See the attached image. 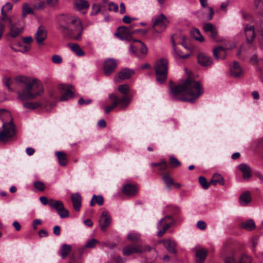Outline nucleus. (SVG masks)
<instances>
[{
	"label": "nucleus",
	"instance_id": "bf43d9fd",
	"mask_svg": "<svg viewBox=\"0 0 263 263\" xmlns=\"http://www.w3.org/2000/svg\"><path fill=\"white\" fill-rule=\"evenodd\" d=\"M100 11V7L97 4H94L92 7L91 14L93 15L97 14Z\"/></svg>",
	"mask_w": 263,
	"mask_h": 263
},
{
	"label": "nucleus",
	"instance_id": "bb28decb",
	"mask_svg": "<svg viewBox=\"0 0 263 263\" xmlns=\"http://www.w3.org/2000/svg\"><path fill=\"white\" fill-rule=\"evenodd\" d=\"M162 243L166 249L170 253L175 254L177 252V244L175 241L171 239L163 240L160 241Z\"/></svg>",
	"mask_w": 263,
	"mask_h": 263
},
{
	"label": "nucleus",
	"instance_id": "864d4df0",
	"mask_svg": "<svg viewBox=\"0 0 263 263\" xmlns=\"http://www.w3.org/2000/svg\"><path fill=\"white\" fill-rule=\"evenodd\" d=\"M108 10L117 12L118 11V6L113 2H110L108 4Z\"/></svg>",
	"mask_w": 263,
	"mask_h": 263
},
{
	"label": "nucleus",
	"instance_id": "37998d69",
	"mask_svg": "<svg viewBox=\"0 0 263 263\" xmlns=\"http://www.w3.org/2000/svg\"><path fill=\"white\" fill-rule=\"evenodd\" d=\"M162 179L167 188L170 189L174 184L173 179L167 174H164L162 176Z\"/></svg>",
	"mask_w": 263,
	"mask_h": 263
},
{
	"label": "nucleus",
	"instance_id": "c756f323",
	"mask_svg": "<svg viewBox=\"0 0 263 263\" xmlns=\"http://www.w3.org/2000/svg\"><path fill=\"white\" fill-rule=\"evenodd\" d=\"M239 169L242 172V176L244 179L248 180L251 177V170L248 165L245 164H241L238 166Z\"/></svg>",
	"mask_w": 263,
	"mask_h": 263
},
{
	"label": "nucleus",
	"instance_id": "c9c22d12",
	"mask_svg": "<svg viewBox=\"0 0 263 263\" xmlns=\"http://www.w3.org/2000/svg\"><path fill=\"white\" fill-rule=\"evenodd\" d=\"M210 183H211L214 185H216L217 183H219L221 185H223L224 181L222 176L221 175L215 173L213 175L212 179H211Z\"/></svg>",
	"mask_w": 263,
	"mask_h": 263
},
{
	"label": "nucleus",
	"instance_id": "3c124183",
	"mask_svg": "<svg viewBox=\"0 0 263 263\" xmlns=\"http://www.w3.org/2000/svg\"><path fill=\"white\" fill-rule=\"evenodd\" d=\"M254 3L255 8L258 11L263 10V0H254Z\"/></svg>",
	"mask_w": 263,
	"mask_h": 263
},
{
	"label": "nucleus",
	"instance_id": "ea45409f",
	"mask_svg": "<svg viewBox=\"0 0 263 263\" xmlns=\"http://www.w3.org/2000/svg\"><path fill=\"white\" fill-rule=\"evenodd\" d=\"M191 34L197 41L200 42L204 41V38L201 35L199 30L196 28H193L191 30Z\"/></svg>",
	"mask_w": 263,
	"mask_h": 263
},
{
	"label": "nucleus",
	"instance_id": "aec40b11",
	"mask_svg": "<svg viewBox=\"0 0 263 263\" xmlns=\"http://www.w3.org/2000/svg\"><path fill=\"white\" fill-rule=\"evenodd\" d=\"M198 63L203 67H209L213 64V59L211 57L204 53H200L198 55Z\"/></svg>",
	"mask_w": 263,
	"mask_h": 263
},
{
	"label": "nucleus",
	"instance_id": "412c9836",
	"mask_svg": "<svg viewBox=\"0 0 263 263\" xmlns=\"http://www.w3.org/2000/svg\"><path fill=\"white\" fill-rule=\"evenodd\" d=\"M230 74L236 78H241L243 76V71L238 62L233 63V66L230 68Z\"/></svg>",
	"mask_w": 263,
	"mask_h": 263
},
{
	"label": "nucleus",
	"instance_id": "c85d7f7f",
	"mask_svg": "<svg viewBox=\"0 0 263 263\" xmlns=\"http://www.w3.org/2000/svg\"><path fill=\"white\" fill-rule=\"evenodd\" d=\"M208 254V251L204 248L198 249L196 252V261L199 263L203 262Z\"/></svg>",
	"mask_w": 263,
	"mask_h": 263
},
{
	"label": "nucleus",
	"instance_id": "603ef678",
	"mask_svg": "<svg viewBox=\"0 0 263 263\" xmlns=\"http://www.w3.org/2000/svg\"><path fill=\"white\" fill-rule=\"evenodd\" d=\"M259 36L258 37V42L261 48H262L263 44V25L261 26L260 28L258 30Z\"/></svg>",
	"mask_w": 263,
	"mask_h": 263
},
{
	"label": "nucleus",
	"instance_id": "4468645a",
	"mask_svg": "<svg viewBox=\"0 0 263 263\" xmlns=\"http://www.w3.org/2000/svg\"><path fill=\"white\" fill-rule=\"evenodd\" d=\"M109 98L112 102H117V106H119L121 109L125 108L131 102V98L128 96H124L120 98L114 94H110Z\"/></svg>",
	"mask_w": 263,
	"mask_h": 263
},
{
	"label": "nucleus",
	"instance_id": "a211bd4d",
	"mask_svg": "<svg viewBox=\"0 0 263 263\" xmlns=\"http://www.w3.org/2000/svg\"><path fill=\"white\" fill-rule=\"evenodd\" d=\"M117 67L116 61L112 59L106 60L104 63L103 70L106 76L112 73Z\"/></svg>",
	"mask_w": 263,
	"mask_h": 263
},
{
	"label": "nucleus",
	"instance_id": "9d476101",
	"mask_svg": "<svg viewBox=\"0 0 263 263\" xmlns=\"http://www.w3.org/2000/svg\"><path fill=\"white\" fill-rule=\"evenodd\" d=\"M49 205L51 208L56 210L61 218H63L69 216V212L65 208L61 201L50 199L49 201Z\"/></svg>",
	"mask_w": 263,
	"mask_h": 263
},
{
	"label": "nucleus",
	"instance_id": "de8ad7c7",
	"mask_svg": "<svg viewBox=\"0 0 263 263\" xmlns=\"http://www.w3.org/2000/svg\"><path fill=\"white\" fill-rule=\"evenodd\" d=\"M34 187L39 191L42 192L45 190L46 186L44 183L41 181H35L34 182Z\"/></svg>",
	"mask_w": 263,
	"mask_h": 263
},
{
	"label": "nucleus",
	"instance_id": "f257e3e1",
	"mask_svg": "<svg viewBox=\"0 0 263 263\" xmlns=\"http://www.w3.org/2000/svg\"><path fill=\"white\" fill-rule=\"evenodd\" d=\"M4 83L10 91H14L13 85L22 87L17 91V99L22 102L35 99L44 93L42 83L37 79H31L28 77L19 76L14 80L7 77L4 79Z\"/></svg>",
	"mask_w": 263,
	"mask_h": 263
},
{
	"label": "nucleus",
	"instance_id": "393cba45",
	"mask_svg": "<svg viewBox=\"0 0 263 263\" xmlns=\"http://www.w3.org/2000/svg\"><path fill=\"white\" fill-rule=\"evenodd\" d=\"M12 8V5L9 3H6V4L2 8L1 14L2 16L1 20V21H4L7 22H10L11 18L7 16V13L10 11Z\"/></svg>",
	"mask_w": 263,
	"mask_h": 263
},
{
	"label": "nucleus",
	"instance_id": "6ab92c4d",
	"mask_svg": "<svg viewBox=\"0 0 263 263\" xmlns=\"http://www.w3.org/2000/svg\"><path fill=\"white\" fill-rule=\"evenodd\" d=\"M134 73L132 69L125 68L120 71L115 77V81L119 82L120 81L129 79Z\"/></svg>",
	"mask_w": 263,
	"mask_h": 263
},
{
	"label": "nucleus",
	"instance_id": "e2e57ef3",
	"mask_svg": "<svg viewBox=\"0 0 263 263\" xmlns=\"http://www.w3.org/2000/svg\"><path fill=\"white\" fill-rule=\"evenodd\" d=\"M91 102L90 99H87L84 100L83 98H80L79 100L78 103L80 105L88 104Z\"/></svg>",
	"mask_w": 263,
	"mask_h": 263
},
{
	"label": "nucleus",
	"instance_id": "473e14b6",
	"mask_svg": "<svg viewBox=\"0 0 263 263\" xmlns=\"http://www.w3.org/2000/svg\"><path fill=\"white\" fill-rule=\"evenodd\" d=\"M56 155L58 157L59 163L62 166H65L68 163L67 155L63 152H57Z\"/></svg>",
	"mask_w": 263,
	"mask_h": 263
},
{
	"label": "nucleus",
	"instance_id": "a18cd8bd",
	"mask_svg": "<svg viewBox=\"0 0 263 263\" xmlns=\"http://www.w3.org/2000/svg\"><path fill=\"white\" fill-rule=\"evenodd\" d=\"M199 181L202 188L208 189L209 187L210 183H209L205 177L200 176L199 177Z\"/></svg>",
	"mask_w": 263,
	"mask_h": 263
},
{
	"label": "nucleus",
	"instance_id": "13d9d810",
	"mask_svg": "<svg viewBox=\"0 0 263 263\" xmlns=\"http://www.w3.org/2000/svg\"><path fill=\"white\" fill-rule=\"evenodd\" d=\"M206 223L204 221L200 220L197 223V227L201 230H204L206 228Z\"/></svg>",
	"mask_w": 263,
	"mask_h": 263
},
{
	"label": "nucleus",
	"instance_id": "4d7b16f0",
	"mask_svg": "<svg viewBox=\"0 0 263 263\" xmlns=\"http://www.w3.org/2000/svg\"><path fill=\"white\" fill-rule=\"evenodd\" d=\"M112 104L110 106H108L105 108V112L106 114H108L110 111L112 110L114 108L117 106V102H112Z\"/></svg>",
	"mask_w": 263,
	"mask_h": 263
},
{
	"label": "nucleus",
	"instance_id": "9b49d317",
	"mask_svg": "<svg viewBox=\"0 0 263 263\" xmlns=\"http://www.w3.org/2000/svg\"><path fill=\"white\" fill-rule=\"evenodd\" d=\"M132 41L133 43L130 45L129 49L134 55L141 58L142 57L138 54L139 52L144 55L147 54V48L142 42L135 39H133Z\"/></svg>",
	"mask_w": 263,
	"mask_h": 263
},
{
	"label": "nucleus",
	"instance_id": "f03ea898",
	"mask_svg": "<svg viewBox=\"0 0 263 263\" xmlns=\"http://www.w3.org/2000/svg\"><path fill=\"white\" fill-rule=\"evenodd\" d=\"M172 98L176 100L193 103L203 92L200 84L191 78L183 83L171 87Z\"/></svg>",
	"mask_w": 263,
	"mask_h": 263
},
{
	"label": "nucleus",
	"instance_id": "cd10ccee",
	"mask_svg": "<svg viewBox=\"0 0 263 263\" xmlns=\"http://www.w3.org/2000/svg\"><path fill=\"white\" fill-rule=\"evenodd\" d=\"M203 29L205 32L210 33L211 37L214 40H216L217 30L216 28L211 23H206L203 26Z\"/></svg>",
	"mask_w": 263,
	"mask_h": 263
},
{
	"label": "nucleus",
	"instance_id": "4c0bfd02",
	"mask_svg": "<svg viewBox=\"0 0 263 263\" xmlns=\"http://www.w3.org/2000/svg\"><path fill=\"white\" fill-rule=\"evenodd\" d=\"M41 106V103L39 102H26L23 104L24 108L29 109H35Z\"/></svg>",
	"mask_w": 263,
	"mask_h": 263
},
{
	"label": "nucleus",
	"instance_id": "338daca9",
	"mask_svg": "<svg viewBox=\"0 0 263 263\" xmlns=\"http://www.w3.org/2000/svg\"><path fill=\"white\" fill-rule=\"evenodd\" d=\"M22 40L25 44H30L33 41L31 36L24 37L22 39Z\"/></svg>",
	"mask_w": 263,
	"mask_h": 263
},
{
	"label": "nucleus",
	"instance_id": "7ed1b4c3",
	"mask_svg": "<svg viewBox=\"0 0 263 263\" xmlns=\"http://www.w3.org/2000/svg\"><path fill=\"white\" fill-rule=\"evenodd\" d=\"M58 20V29L66 37L74 40H80L81 39L83 27L82 22L78 16L62 15L59 16Z\"/></svg>",
	"mask_w": 263,
	"mask_h": 263
},
{
	"label": "nucleus",
	"instance_id": "a19ab883",
	"mask_svg": "<svg viewBox=\"0 0 263 263\" xmlns=\"http://www.w3.org/2000/svg\"><path fill=\"white\" fill-rule=\"evenodd\" d=\"M29 14H33V11L27 3H24L22 7V17L25 18Z\"/></svg>",
	"mask_w": 263,
	"mask_h": 263
},
{
	"label": "nucleus",
	"instance_id": "f704fd0d",
	"mask_svg": "<svg viewBox=\"0 0 263 263\" xmlns=\"http://www.w3.org/2000/svg\"><path fill=\"white\" fill-rule=\"evenodd\" d=\"M251 200V197L249 192H246L239 197V202L241 205L245 206L248 204Z\"/></svg>",
	"mask_w": 263,
	"mask_h": 263
},
{
	"label": "nucleus",
	"instance_id": "39448f33",
	"mask_svg": "<svg viewBox=\"0 0 263 263\" xmlns=\"http://www.w3.org/2000/svg\"><path fill=\"white\" fill-rule=\"evenodd\" d=\"M168 61L166 58L158 60L155 63L156 80L160 84L164 83L166 80L168 72Z\"/></svg>",
	"mask_w": 263,
	"mask_h": 263
},
{
	"label": "nucleus",
	"instance_id": "052dcab7",
	"mask_svg": "<svg viewBox=\"0 0 263 263\" xmlns=\"http://www.w3.org/2000/svg\"><path fill=\"white\" fill-rule=\"evenodd\" d=\"M159 170L161 171H164L167 169V164L166 162L164 160H162L160 162Z\"/></svg>",
	"mask_w": 263,
	"mask_h": 263
},
{
	"label": "nucleus",
	"instance_id": "72a5a7b5",
	"mask_svg": "<svg viewBox=\"0 0 263 263\" xmlns=\"http://www.w3.org/2000/svg\"><path fill=\"white\" fill-rule=\"evenodd\" d=\"M74 4L78 10L87 9L89 7L88 3L84 0H73Z\"/></svg>",
	"mask_w": 263,
	"mask_h": 263
},
{
	"label": "nucleus",
	"instance_id": "f8f14e48",
	"mask_svg": "<svg viewBox=\"0 0 263 263\" xmlns=\"http://www.w3.org/2000/svg\"><path fill=\"white\" fill-rule=\"evenodd\" d=\"M137 32V30L132 31L130 28L121 26L118 28L115 34L121 40L132 41L133 40L132 36V34Z\"/></svg>",
	"mask_w": 263,
	"mask_h": 263
},
{
	"label": "nucleus",
	"instance_id": "c03bdc74",
	"mask_svg": "<svg viewBox=\"0 0 263 263\" xmlns=\"http://www.w3.org/2000/svg\"><path fill=\"white\" fill-rule=\"evenodd\" d=\"M140 237V235L136 233H130L127 235V238L131 241H138Z\"/></svg>",
	"mask_w": 263,
	"mask_h": 263
},
{
	"label": "nucleus",
	"instance_id": "5fc2aeb1",
	"mask_svg": "<svg viewBox=\"0 0 263 263\" xmlns=\"http://www.w3.org/2000/svg\"><path fill=\"white\" fill-rule=\"evenodd\" d=\"M229 0H226L224 2H222L220 6L221 10H222L224 12H226L227 11V7L229 6Z\"/></svg>",
	"mask_w": 263,
	"mask_h": 263
},
{
	"label": "nucleus",
	"instance_id": "69168bd1",
	"mask_svg": "<svg viewBox=\"0 0 263 263\" xmlns=\"http://www.w3.org/2000/svg\"><path fill=\"white\" fill-rule=\"evenodd\" d=\"M53 233L57 236H59L61 233L60 227L59 226H55L53 229Z\"/></svg>",
	"mask_w": 263,
	"mask_h": 263
},
{
	"label": "nucleus",
	"instance_id": "58836bf2",
	"mask_svg": "<svg viewBox=\"0 0 263 263\" xmlns=\"http://www.w3.org/2000/svg\"><path fill=\"white\" fill-rule=\"evenodd\" d=\"M71 250V246L70 245L64 244L61 248V256L63 259L66 258L67 255L69 253Z\"/></svg>",
	"mask_w": 263,
	"mask_h": 263
},
{
	"label": "nucleus",
	"instance_id": "2eb2a0df",
	"mask_svg": "<svg viewBox=\"0 0 263 263\" xmlns=\"http://www.w3.org/2000/svg\"><path fill=\"white\" fill-rule=\"evenodd\" d=\"M235 47V43L232 42L230 43V46L226 47L218 46L213 49V55L216 59H224L226 56V50L231 49Z\"/></svg>",
	"mask_w": 263,
	"mask_h": 263
},
{
	"label": "nucleus",
	"instance_id": "0e129e2a",
	"mask_svg": "<svg viewBox=\"0 0 263 263\" xmlns=\"http://www.w3.org/2000/svg\"><path fill=\"white\" fill-rule=\"evenodd\" d=\"M44 6V3L43 2H40L38 3L35 4L33 7L35 9H41Z\"/></svg>",
	"mask_w": 263,
	"mask_h": 263
},
{
	"label": "nucleus",
	"instance_id": "b1692460",
	"mask_svg": "<svg viewBox=\"0 0 263 263\" xmlns=\"http://www.w3.org/2000/svg\"><path fill=\"white\" fill-rule=\"evenodd\" d=\"M244 31L246 36L247 42L249 44H251L253 41L256 36L254 27L247 24L244 28Z\"/></svg>",
	"mask_w": 263,
	"mask_h": 263
},
{
	"label": "nucleus",
	"instance_id": "423d86ee",
	"mask_svg": "<svg viewBox=\"0 0 263 263\" xmlns=\"http://www.w3.org/2000/svg\"><path fill=\"white\" fill-rule=\"evenodd\" d=\"M15 134V129L12 119L8 122L3 121V129L0 132V141L6 142L10 141Z\"/></svg>",
	"mask_w": 263,
	"mask_h": 263
},
{
	"label": "nucleus",
	"instance_id": "dca6fc26",
	"mask_svg": "<svg viewBox=\"0 0 263 263\" xmlns=\"http://www.w3.org/2000/svg\"><path fill=\"white\" fill-rule=\"evenodd\" d=\"M47 37V31L46 28L43 26H40L34 34V39L37 45L40 46L43 45Z\"/></svg>",
	"mask_w": 263,
	"mask_h": 263
},
{
	"label": "nucleus",
	"instance_id": "79ce46f5",
	"mask_svg": "<svg viewBox=\"0 0 263 263\" xmlns=\"http://www.w3.org/2000/svg\"><path fill=\"white\" fill-rule=\"evenodd\" d=\"M71 50L73 51L78 56L81 57L84 55V51L80 46L77 44L69 45Z\"/></svg>",
	"mask_w": 263,
	"mask_h": 263
},
{
	"label": "nucleus",
	"instance_id": "ddd939ff",
	"mask_svg": "<svg viewBox=\"0 0 263 263\" xmlns=\"http://www.w3.org/2000/svg\"><path fill=\"white\" fill-rule=\"evenodd\" d=\"M59 89L63 91L60 97L61 101H67L73 96L74 89L72 86L62 84L59 85Z\"/></svg>",
	"mask_w": 263,
	"mask_h": 263
},
{
	"label": "nucleus",
	"instance_id": "f3484780",
	"mask_svg": "<svg viewBox=\"0 0 263 263\" xmlns=\"http://www.w3.org/2000/svg\"><path fill=\"white\" fill-rule=\"evenodd\" d=\"M111 223V217L107 211H103L99 219L101 229L105 232Z\"/></svg>",
	"mask_w": 263,
	"mask_h": 263
},
{
	"label": "nucleus",
	"instance_id": "a878e982",
	"mask_svg": "<svg viewBox=\"0 0 263 263\" xmlns=\"http://www.w3.org/2000/svg\"><path fill=\"white\" fill-rule=\"evenodd\" d=\"M71 200L72 202L73 208L76 211H79L81 207L82 197L80 194L76 193L71 195Z\"/></svg>",
	"mask_w": 263,
	"mask_h": 263
},
{
	"label": "nucleus",
	"instance_id": "774afa93",
	"mask_svg": "<svg viewBox=\"0 0 263 263\" xmlns=\"http://www.w3.org/2000/svg\"><path fill=\"white\" fill-rule=\"evenodd\" d=\"M259 64L260 65V67L259 68L260 72V77L261 80L263 82V59L259 62Z\"/></svg>",
	"mask_w": 263,
	"mask_h": 263
},
{
	"label": "nucleus",
	"instance_id": "20e7f679",
	"mask_svg": "<svg viewBox=\"0 0 263 263\" xmlns=\"http://www.w3.org/2000/svg\"><path fill=\"white\" fill-rule=\"evenodd\" d=\"M224 263H251L249 256L237 251L225 247L221 252Z\"/></svg>",
	"mask_w": 263,
	"mask_h": 263
},
{
	"label": "nucleus",
	"instance_id": "2f4dec72",
	"mask_svg": "<svg viewBox=\"0 0 263 263\" xmlns=\"http://www.w3.org/2000/svg\"><path fill=\"white\" fill-rule=\"evenodd\" d=\"M240 227L248 231H252L255 229V222L252 219H249L241 223Z\"/></svg>",
	"mask_w": 263,
	"mask_h": 263
},
{
	"label": "nucleus",
	"instance_id": "6e6d98bb",
	"mask_svg": "<svg viewBox=\"0 0 263 263\" xmlns=\"http://www.w3.org/2000/svg\"><path fill=\"white\" fill-rule=\"evenodd\" d=\"M52 61L55 64H60L62 62V59L60 55L55 54L52 57Z\"/></svg>",
	"mask_w": 263,
	"mask_h": 263
},
{
	"label": "nucleus",
	"instance_id": "8fccbe9b",
	"mask_svg": "<svg viewBox=\"0 0 263 263\" xmlns=\"http://www.w3.org/2000/svg\"><path fill=\"white\" fill-rule=\"evenodd\" d=\"M99 243V241L98 240L96 239L92 238L87 242L86 247L88 248H94L96 245Z\"/></svg>",
	"mask_w": 263,
	"mask_h": 263
},
{
	"label": "nucleus",
	"instance_id": "7c9ffc66",
	"mask_svg": "<svg viewBox=\"0 0 263 263\" xmlns=\"http://www.w3.org/2000/svg\"><path fill=\"white\" fill-rule=\"evenodd\" d=\"M172 44L174 47V52L173 53V54L175 58L177 59L178 58H180L182 59H186L188 58L190 56V53H187L183 54L182 52V51L177 49L176 47V43L174 41V40L172 39Z\"/></svg>",
	"mask_w": 263,
	"mask_h": 263
},
{
	"label": "nucleus",
	"instance_id": "1a4fd4ad",
	"mask_svg": "<svg viewBox=\"0 0 263 263\" xmlns=\"http://www.w3.org/2000/svg\"><path fill=\"white\" fill-rule=\"evenodd\" d=\"M168 24V21L165 16L161 14L157 16L154 21L153 28L156 33L164 31Z\"/></svg>",
	"mask_w": 263,
	"mask_h": 263
},
{
	"label": "nucleus",
	"instance_id": "4be33fe9",
	"mask_svg": "<svg viewBox=\"0 0 263 263\" xmlns=\"http://www.w3.org/2000/svg\"><path fill=\"white\" fill-rule=\"evenodd\" d=\"M122 191L125 195L128 196H134L137 194L138 189L135 184L127 183L123 186Z\"/></svg>",
	"mask_w": 263,
	"mask_h": 263
},
{
	"label": "nucleus",
	"instance_id": "09e8293b",
	"mask_svg": "<svg viewBox=\"0 0 263 263\" xmlns=\"http://www.w3.org/2000/svg\"><path fill=\"white\" fill-rule=\"evenodd\" d=\"M170 163L173 167H176L181 165V163L174 156L170 157Z\"/></svg>",
	"mask_w": 263,
	"mask_h": 263
},
{
	"label": "nucleus",
	"instance_id": "0eeeda50",
	"mask_svg": "<svg viewBox=\"0 0 263 263\" xmlns=\"http://www.w3.org/2000/svg\"><path fill=\"white\" fill-rule=\"evenodd\" d=\"M152 248L149 246H142L137 244H130L126 246L123 249V254L124 256H128L134 253H141L150 251Z\"/></svg>",
	"mask_w": 263,
	"mask_h": 263
},
{
	"label": "nucleus",
	"instance_id": "680f3d73",
	"mask_svg": "<svg viewBox=\"0 0 263 263\" xmlns=\"http://www.w3.org/2000/svg\"><path fill=\"white\" fill-rule=\"evenodd\" d=\"M114 260L117 263H125L126 259L121 257L120 256H116L114 258Z\"/></svg>",
	"mask_w": 263,
	"mask_h": 263
},
{
	"label": "nucleus",
	"instance_id": "6e6552de",
	"mask_svg": "<svg viewBox=\"0 0 263 263\" xmlns=\"http://www.w3.org/2000/svg\"><path fill=\"white\" fill-rule=\"evenodd\" d=\"M174 223V221L171 216H166L163 218L159 220L157 224L158 230L157 236H162Z\"/></svg>",
	"mask_w": 263,
	"mask_h": 263
},
{
	"label": "nucleus",
	"instance_id": "5701e85b",
	"mask_svg": "<svg viewBox=\"0 0 263 263\" xmlns=\"http://www.w3.org/2000/svg\"><path fill=\"white\" fill-rule=\"evenodd\" d=\"M10 24L9 35L12 37H16L20 35L23 31V28L21 26H17L15 23L11 20Z\"/></svg>",
	"mask_w": 263,
	"mask_h": 263
},
{
	"label": "nucleus",
	"instance_id": "e433bc0d",
	"mask_svg": "<svg viewBox=\"0 0 263 263\" xmlns=\"http://www.w3.org/2000/svg\"><path fill=\"white\" fill-rule=\"evenodd\" d=\"M104 203V198L102 195H93L90 202L91 206H94L95 204H98L99 205H102Z\"/></svg>",
	"mask_w": 263,
	"mask_h": 263
},
{
	"label": "nucleus",
	"instance_id": "49530a36",
	"mask_svg": "<svg viewBox=\"0 0 263 263\" xmlns=\"http://www.w3.org/2000/svg\"><path fill=\"white\" fill-rule=\"evenodd\" d=\"M118 90L123 95H126L129 92V87L127 84L121 85L118 87Z\"/></svg>",
	"mask_w": 263,
	"mask_h": 263
}]
</instances>
